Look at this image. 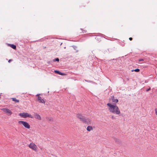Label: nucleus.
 I'll return each instance as SVG.
<instances>
[{
  "label": "nucleus",
  "instance_id": "1",
  "mask_svg": "<svg viewBox=\"0 0 157 157\" xmlns=\"http://www.w3.org/2000/svg\"><path fill=\"white\" fill-rule=\"evenodd\" d=\"M114 104V103H113V105L110 103H107V105L109 107V110L110 113L113 114L119 115L121 113L120 110L116 104Z\"/></svg>",
  "mask_w": 157,
  "mask_h": 157
},
{
  "label": "nucleus",
  "instance_id": "2",
  "mask_svg": "<svg viewBox=\"0 0 157 157\" xmlns=\"http://www.w3.org/2000/svg\"><path fill=\"white\" fill-rule=\"evenodd\" d=\"M19 115L22 117L26 118L29 117L30 118H33V116L31 114H29L27 113H22L19 114Z\"/></svg>",
  "mask_w": 157,
  "mask_h": 157
},
{
  "label": "nucleus",
  "instance_id": "3",
  "mask_svg": "<svg viewBox=\"0 0 157 157\" xmlns=\"http://www.w3.org/2000/svg\"><path fill=\"white\" fill-rule=\"evenodd\" d=\"M18 123L21 124L26 128L28 129L30 128V125L27 122L23 121H19Z\"/></svg>",
  "mask_w": 157,
  "mask_h": 157
},
{
  "label": "nucleus",
  "instance_id": "4",
  "mask_svg": "<svg viewBox=\"0 0 157 157\" xmlns=\"http://www.w3.org/2000/svg\"><path fill=\"white\" fill-rule=\"evenodd\" d=\"M29 147L34 151H36V150L37 146L36 145L33 143H31L29 145Z\"/></svg>",
  "mask_w": 157,
  "mask_h": 157
},
{
  "label": "nucleus",
  "instance_id": "5",
  "mask_svg": "<svg viewBox=\"0 0 157 157\" xmlns=\"http://www.w3.org/2000/svg\"><path fill=\"white\" fill-rule=\"evenodd\" d=\"M1 110L7 113L9 116L11 115L12 113L11 111L8 109L3 108L1 109Z\"/></svg>",
  "mask_w": 157,
  "mask_h": 157
},
{
  "label": "nucleus",
  "instance_id": "6",
  "mask_svg": "<svg viewBox=\"0 0 157 157\" xmlns=\"http://www.w3.org/2000/svg\"><path fill=\"white\" fill-rule=\"evenodd\" d=\"M76 116L78 118L80 121H82V122L85 119V117L82 116L80 114H77Z\"/></svg>",
  "mask_w": 157,
  "mask_h": 157
},
{
  "label": "nucleus",
  "instance_id": "7",
  "mask_svg": "<svg viewBox=\"0 0 157 157\" xmlns=\"http://www.w3.org/2000/svg\"><path fill=\"white\" fill-rule=\"evenodd\" d=\"M40 94H37L36 96H38V101L40 103H45V101L44 100V99H42V98L39 96V95Z\"/></svg>",
  "mask_w": 157,
  "mask_h": 157
},
{
  "label": "nucleus",
  "instance_id": "8",
  "mask_svg": "<svg viewBox=\"0 0 157 157\" xmlns=\"http://www.w3.org/2000/svg\"><path fill=\"white\" fill-rule=\"evenodd\" d=\"M83 122L86 124H91V120L88 118H86L85 117Z\"/></svg>",
  "mask_w": 157,
  "mask_h": 157
},
{
  "label": "nucleus",
  "instance_id": "9",
  "mask_svg": "<svg viewBox=\"0 0 157 157\" xmlns=\"http://www.w3.org/2000/svg\"><path fill=\"white\" fill-rule=\"evenodd\" d=\"M112 102L115 103H117L118 102V100L117 99H115L114 96H111L110 99Z\"/></svg>",
  "mask_w": 157,
  "mask_h": 157
},
{
  "label": "nucleus",
  "instance_id": "10",
  "mask_svg": "<svg viewBox=\"0 0 157 157\" xmlns=\"http://www.w3.org/2000/svg\"><path fill=\"white\" fill-rule=\"evenodd\" d=\"M34 116L35 118L39 120H41V118L40 116L36 113H34Z\"/></svg>",
  "mask_w": 157,
  "mask_h": 157
},
{
  "label": "nucleus",
  "instance_id": "11",
  "mask_svg": "<svg viewBox=\"0 0 157 157\" xmlns=\"http://www.w3.org/2000/svg\"><path fill=\"white\" fill-rule=\"evenodd\" d=\"M54 72L56 73H57L60 75H65V74L64 73H62L59 71H57V70H55L54 71Z\"/></svg>",
  "mask_w": 157,
  "mask_h": 157
},
{
  "label": "nucleus",
  "instance_id": "12",
  "mask_svg": "<svg viewBox=\"0 0 157 157\" xmlns=\"http://www.w3.org/2000/svg\"><path fill=\"white\" fill-rule=\"evenodd\" d=\"M86 130L88 131H90L93 130V128L91 126H88L86 128Z\"/></svg>",
  "mask_w": 157,
  "mask_h": 157
},
{
  "label": "nucleus",
  "instance_id": "13",
  "mask_svg": "<svg viewBox=\"0 0 157 157\" xmlns=\"http://www.w3.org/2000/svg\"><path fill=\"white\" fill-rule=\"evenodd\" d=\"M10 47L13 48V49H16V46L15 45L13 44H10Z\"/></svg>",
  "mask_w": 157,
  "mask_h": 157
},
{
  "label": "nucleus",
  "instance_id": "14",
  "mask_svg": "<svg viewBox=\"0 0 157 157\" xmlns=\"http://www.w3.org/2000/svg\"><path fill=\"white\" fill-rule=\"evenodd\" d=\"M12 99L13 101H15L16 103L19 102V100L16 99L15 98H13Z\"/></svg>",
  "mask_w": 157,
  "mask_h": 157
},
{
  "label": "nucleus",
  "instance_id": "15",
  "mask_svg": "<svg viewBox=\"0 0 157 157\" xmlns=\"http://www.w3.org/2000/svg\"><path fill=\"white\" fill-rule=\"evenodd\" d=\"M133 71H135L136 72H138L140 71V69H139L137 68L136 69H135V70H133L132 71V72H133Z\"/></svg>",
  "mask_w": 157,
  "mask_h": 157
},
{
  "label": "nucleus",
  "instance_id": "16",
  "mask_svg": "<svg viewBox=\"0 0 157 157\" xmlns=\"http://www.w3.org/2000/svg\"><path fill=\"white\" fill-rule=\"evenodd\" d=\"M54 61H56L57 62H59V59L58 58H56L55 59L53 60Z\"/></svg>",
  "mask_w": 157,
  "mask_h": 157
},
{
  "label": "nucleus",
  "instance_id": "17",
  "mask_svg": "<svg viewBox=\"0 0 157 157\" xmlns=\"http://www.w3.org/2000/svg\"><path fill=\"white\" fill-rule=\"evenodd\" d=\"M155 113L157 115V109L156 108L155 109Z\"/></svg>",
  "mask_w": 157,
  "mask_h": 157
},
{
  "label": "nucleus",
  "instance_id": "18",
  "mask_svg": "<svg viewBox=\"0 0 157 157\" xmlns=\"http://www.w3.org/2000/svg\"><path fill=\"white\" fill-rule=\"evenodd\" d=\"M81 29L82 30L83 33H86V31L85 30H83L82 29Z\"/></svg>",
  "mask_w": 157,
  "mask_h": 157
},
{
  "label": "nucleus",
  "instance_id": "19",
  "mask_svg": "<svg viewBox=\"0 0 157 157\" xmlns=\"http://www.w3.org/2000/svg\"><path fill=\"white\" fill-rule=\"evenodd\" d=\"M150 90V88H149L147 89L146 91L147 92V91H149Z\"/></svg>",
  "mask_w": 157,
  "mask_h": 157
},
{
  "label": "nucleus",
  "instance_id": "20",
  "mask_svg": "<svg viewBox=\"0 0 157 157\" xmlns=\"http://www.w3.org/2000/svg\"><path fill=\"white\" fill-rule=\"evenodd\" d=\"M12 61V60L11 59H9V60H8V62L9 63H10L11 61Z\"/></svg>",
  "mask_w": 157,
  "mask_h": 157
},
{
  "label": "nucleus",
  "instance_id": "21",
  "mask_svg": "<svg viewBox=\"0 0 157 157\" xmlns=\"http://www.w3.org/2000/svg\"><path fill=\"white\" fill-rule=\"evenodd\" d=\"M129 40H132V37H130V38H129Z\"/></svg>",
  "mask_w": 157,
  "mask_h": 157
},
{
  "label": "nucleus",
  "instance_id": "22",
  "mask_svg": "<svg viewBox=\"0 0 157 157\" xmlns=\"http://www.w3.org/2000/svg\"><path fill=\"white\" fill-rule=\"evenodd\" d=\"M144 60L143 59H140L139 60V61H143Z\"/></svg>",
  "mask_w": 157,
  "mask_h": 157
},
{
  "label": "nucleus",
  "instance_id": "23",
  "mask_svg": "<svg viewBox=\"0 0 157 157\" xmlns=\"http://www.w3.org/2000/svg\"><path fill=\"white\" fill-rule=\"evenodd\" d=\"M112 118L113 119H115V118L113 116H112Z\"/></svg>",
  "mask_w": 157,
  "mask_h": 157
},
{
  "label": "nucleus",
  "instance_id": "24",
  "mask_svg": "<svg viewBox=\"0 0 157 157\" xmlns=\"http://www.w3.org/2000/svg\"><path fill=\"white\" fill-rule=\"evenodd\" d=\"M74 48L76 50V49H75V48H77V47L75 46L74 47Z\"/></svg>",
  "mask_w": 157,
  "mask_h": 157
},
{
  "label": "nucleus",
  "instance_id": "25",
  "mask_svg": "<svg viewBox=\"0 0 157 157\" xmlns=\"http://www.w3.org/2000/svg\"><path fill=\"white\" fill-rule=\"evenodd\" d=\"M1 95L0 94V98H1Z\"/></svg>",
  "mask_w": 157,
  "mask_h": 157
},
{
  "label": "nucleus",
  "instance_id": "26",
  "mask_svg": "<svg viewBox=\"0 0 157 157\" xmlns=\"http://www.w3.org/2000/svg\"><path fill=\"white\" fill-rule=\"evenodd\" d=\"M78 52V50H77L76 52Z\"/></svg>",
  "mask_w": 157,
  "mask_h": 157
}]
</instances>
